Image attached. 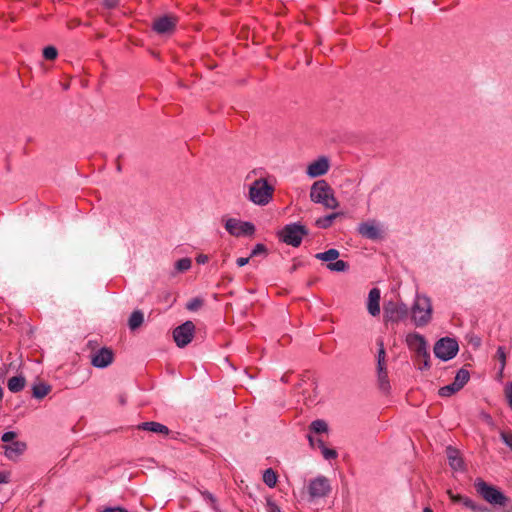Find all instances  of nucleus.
Returning a JSON list of instances; mask_svg holds the SVG:
<instances>
[{
	"label": "nucleus",
	"instance_id": "16",
	"mask_svg": "<svg viewBox=\"0 0 512 512\" xmlns=\"http://www.w3.org/2000/svg\"><path fill=\"white\" fill-rule=\"evenodd\" d=\"M470 379V373L467 369L461 368L455 375L454 381L450 384V394L460 391Z\"/></svg>",
	"mask_w": 512,
	"mask_h": 512
},
{
	"label": "nucleus",
	"instance_id": "34",
	"mask_svg": "<svg viewBox=\"0 0 512 512\" xmlns=\"http://www.w3.org/2000/svg\"><path fill=\"white\" fill-rule=\"evenodd\" d=\"M429 353H428V350L426 349V355L425 357H419L418 355L415 354V360L418 364V367L419 369H427L429 368Z\"/></svg>",
	"mask_w": 512,
	"mask_h": 512
},
{
	"label": "nucleus",
	"instance_id": "52",
	"mask_svg": "<svg viewBox=\"0 0 512 512\" xmlns=\"http://www.w3.org/2000/svg\"><path fill=\"white\" fill-rule=\"evenodd\" d=\"M2 399H3V389L0 386V402L2 401Z\"/></svg>",
	"mask_w": 512,
	"mask_h": 512
},
{
	"label": "nucleus",
	"instance_id": "26",
	"mask_svg": "<svg viewBox=\"0 0 512 512\" xmlns=\"http://www.w3.org/2000/svg\"><path fill=\"white\" fill-rule=\"evenodd\" d=\"M277 479L278 476L272 468H268L264 471L263 481L268 487L273 488L277 483Z\"/></svg>",
	"mask_w": 512,
	"mask_h": 512
},
{
	"label": "nucleus",
	"instance_id": "21",
	"mask_svg": "<svg viewBox=\"0 0 512 512\" xmlns=\"http://www.w3.org/2000/svg\"><path fill=\"white\" fill-rule=\"evenodd\" d=\"M25 383L26 380L23 376H13L8 380L7 387L11 392L17 393L24 388Z\"/></svg>",
	"mask_w": 512,
	"mask_h": 512
},
{
	"label": "nucleus",
	"instance_id": "32",
	"mask_svg": "<svg viewBox=\"0 0 512 512\" xmlns=\"http://www.w3.org/2000/svg\"><path fill=\"white\" fill-rule=\"evenodd\" d=\"M378 345H379V351H378L377 368L386 367V363H385L386 352H385L384 344L382 341H378Z\"/></svg>",
	"mask_w": 512,
	"mask_h": 512
},
{
	"label": "nucleus",
	"instance_id": "22",
	"mask_svg": "<svg viewBox=\"0 0 512 512\" xmlns=\"http://www.w3.org/2000/svg\"><path fill=\"white\" fill-rule=\"evenodd\" d=\"M143 321H144L143 313L139 310H136L131 314V316L129 318V321H128L129 328L131 330H135L142 325Z\"/></svg>",
	"mask_w": 512,
	"mask_h": 512
},
{
	"label": "nucleus",
	"instance_id": "28",
	"mask_svg": "<svg viewBox=\"0 0 512 512\" xmlns=\"http://www.w3.org/2000/svg\"><path fill=\"white\" fill-rule=\"evenodd\" d=\"M318 447L321 449L322 455L326 460L336 459L338 454L336 450L325 447L324 442L318 439Z\"/></svg>",
	"mask_w": 512,
	"mask_h": 512
},
{
	"label": "nucleus",
	"instance_id": "18",
	"mask_svg": "<svg viewBox=\"0 0 512 512\" xmlns=\"http://www.w3.org/2000/svg\"><path fill=\"white\" fill-rule=\"evenodd\" d=\"M380 290L373 288L368 295L367 309L372 316H377L380 313Z\"/></svg>",
	"mask_w": 512,
	"mask_h": 512
},
{
	"label": "nucleus",
	"instance_id": "54",
	"mask_svg": "<svg viewBox=\"0 0 512 512\" xmlns=\"http://www.w3.org/2000/svg\"><path fill=\"white\" fill-rule=\"evenodd\" d=\"M120 402H121L122 404H124V403H125V399H124L123 397H121V398H120Z\"/></svg>",
	"mask_w": 512,
	"mask_h": 512
},
{
	"label": "nucleus",
	"instance_id": "37",
	"mask_svg": "<svg viewBox=\"0 0 512 512\" xmlns=\"http://www.w3.org/2000/svg\"><path fill=\"white\" fill-rule=\"evenodd\" d=\"M260 254H263V255H267V248L264 244H257L253 250L251 251V254H250V257H255V256H258Z\"/></svg>",
	"mask_w": 512,
	"mask_h": 512
},
{
	"label": "nucleus",
	"instance_id": "6",
	"mask_svg": "<svg viewBox=\"0 0 512 512\" xmlns=\"http://www.w3.org/2000/svg\"><path fill=\"white\" fill-rule=\"evenodd\" d=\"M431 304L426 297H417L412 307V320L416 326L426 325L431 319Z\"/></svg>",
	"mask_w": 512,
	"mask_h": 512
},
{
	"label": "nucleus",
	"instance_id": "15",
	"mask_svg": "<svg viewBox=\"0 0 512 512\" xmlns=\"http://www.w3.org/2000/svg\"><path fill=\"white\" fill-rule=\"evenodd\" d=\"M5 456L11 460L18 458L26 450V444L21 441H13L8 444H4Z\"/></svg>",
	"mask_w": 512,
	"mask_h": 512
},
{
	"label": "nucleus",
	"instance_id": "51",
	"mask_svg": "<svg viewBox=\"0 0 512 512\" xmlns=\"http://www.w3.org/2000/svg\"><path fill=\"white\" fill-rule=\"evenodd\" d=\"M472 342L474 343L475 347H478L480 345V339L479 338L472 339Z\"/></svg>",
	"mask_w": 512,
	"mask_h": 512
},
{
	"label": "nucleus",
	"instance_id": "7",
	"mask_svg": "<svg viewBox=\"0 0 512 512\" xmlns=\"http://www.w3.org/2000/svg\"><path fill=\"white\" fill-rule=\"evenodd\" d=\"M408 316V308L405 304L389 301L384 305V320L386 322H399Z\"/></svg>",
	"mask_w": 512,
	"mask_h": 512
},
{
	"label": "nucleus",
	"instance_id": "35",
	"mask_svg": "<svg viewBox=\"0 0 512 512\" xmlns=\"http://www.w3.org/2000/svg\"><path fill=\"white\" fill-rule=\"evenodd\" d=\"M496 356H497L498 360L500 361V364H501L500 372H502L506 365V353H505V349L503 346L498 347Z\"/></svg>",
	"mask_w": 512,
	"mask_h": 512
},
{
	"label": "nucleus",
	"instance_id": "48",
	"mask_svg": "<svg viewBox=\"0 0 512 512\" xmlns=\"http://www.w3.org/2000/svg\"><path fill=\"white\" fill-rule=\"evenodd\" d=\"M308 439L311 446H318V439L315 440L312 436H308Z\"/></svg>",
	"mask_w": 512,
	"mask_h": 512
},
{
	"label": "nucleus",
	"instance_id": "8",
	"mask_svg": "<svg viewBox=\"0 0 512 512\" xmlns=\"http://www.w3.org/2000/svg\"><path fill=\"white\" fill-rule=\"evenodd\" d=\"M195 325L192 321H186L176 327L173 331V338L178 347L183 348L188 345L194 336Z\"/></svg>",
	"mask_w": 512,
	"mask_h": 512
},
{
	"label": "nucleus",
	"instance_id": "5",
	"mask_svg": "<svg viewBox=\"0 0 512 512\" xmlns=\"http://www.w3.org/2000/svg\"><path fill=\"white\" fill-rule=\"evenodd\" d=\"M87 347L91 349L90 361L94 367L105 368L109 366L114 360V353L112 349L107 347L97 348L96 341H88Z\"/></svg>",
	"mask_w": 512,
	"mask_h": 512
},
{
	"label": "nucleus",
	"instance_id": "1",
	"mask_svg": "<svg viewBox=\"0 0 512 512\" xmlns=\"http://www.w3.org/2000/svg\"><path fill=\"white\" fill-rule=\"evenodd\" d=\"M476 492L489 504L499 506L503 512H512V500L493 485L478 478L475 480Z\"/></svg>",
	"mask_w": 512,
	"mask_h": 512
},
{
	"label": "nucleus",
	"instance_id": "13",
	"mask_svg": "<svg viewBox=\"0 0 512 512\" xmlns=\"http://www.w3.org/2000/svg\"><path fill=\"white\" fill-rule=\"evenodd\" d=\"M329 169V162L327 158L321 157L316 161L310 163L307 167V174L310 177H318L327 173Z\"/></svg>",
	"mask_w": 512,
	"mask_h": 512
},
{
	"label": "nucleus",
	"instance_id": "2",
	"mask_svg": "<svg viewBox=\"0 0 512 512\" xmlns=\"http://www.w3.org/2000/svg\"><path fill=\"white\" fill-rule=\"evenodd\" d=\"M275 188L265 178L254 180L249 186L248 199L258 206H266L274 196Z\"/></svg>",
	"mask_w": 512,
	"mask_h": 512
},
{
	"label": "nucleus",
	"instance_id": "47",
	"mask_svg": "<svg viewBox=\"0 0 512 512\" xmlns=\"http://www.w3.org/2000/svg\"><path fill=\"white\" fill-rule=\"evenodd\" d=\"M207 259H208L207 256L200 255V256L197 257V262L198 263H205L207 261Z\"/></svg>",
	"mask_w": 512,
	"mask_h": 512
},
{
	"label": "nucleus",
	"instance_id": "39",
	"mask_svg": "<svg viewBox=\"0 0 512 512\" xmlns=\"http://www.w3.org/2000/svg\"><path fill=\"white\" fill-rule=\"evenodd\" d=\"M459 351V345L455 338H450V359L454 358Z\"/></svg>",
	"mask_w": 512,
	"mask_h": 512
},
{
	"label": "nucleus",
	"instance_id": "29",
	"mask_svg": "<svg viewBox=\"0 0 512 512\" xmlns=\"http://www.w3.org/2000/svg\"><path fill=\"white\" fill-rule=\"evenodd\" d=\"M327 268L330 271L344 272L348 269V263L343 260H337L327 264Z\"/></svg>",
	"mask_w": 512,
	"mask_h": 512
},
{
	"label": "nucleus",
	"instance_id": "14",
	"mask_svg": "<svg viewBox=\"0 0 512 512\" xmlns=\"http://www.w3.org/2000/svg\"><path fill=\"white\" fill-rule=\"evenodd\" d=\"M358 233L371 240H376L381 237L380 230L374 222H363L359 224Z\"/></svg>",
	"mask_w": 512,
	"mask_h": 512
},
{
	"label": "nucleus",
	"instance_id": "53",
	"mask_svg": "<svg viewBox=\"0 0 512 512\" xmlns=\"http://www.w3.org/2000/svg\"><path fill=\"white\" fill-rule=\"evenodd\" d=\"M423 512H433V510L429 507H425Z\"/></svg>",
	"mask_w": 512,
	"mask_h": 512
},
{
	"label": "nucleus",
	"instance_id": "40",
	"mask_svg": "<svg viewBox=\"0 0 512 512\" xmlns=\"http://www.w3.org/2000/svg\"><path fill=\"white\" fill-rule=\"evenodd\" d=\"M16 433L13 432V431H9V432H5L2 437H1V440L5 443V444H8V443H11L14 441V439L16 438Z\"/></svg>",
	"mask_w": 512,
	"mask_h": 512
},
{
	"label": "nucleus",
	"instance_id": "31",
	"mask_svg": "<svg viewBox=\"0 0 512 512\" xmlns=\"http://www.w3.org/2000/svg\"><path fill=\"white\" fill-rule=\"evenodd\" d=\"M191 264L190 258H182L176 262L175 268L178 272H185L191 268Z\"/></svg>",
	"mask_w": 512,
	"mask_h": 512
},
{
	"label": "nucleus",
	"instance_id": "9",
	"mask_svg": "<svg viewBox=\"0 0 512 512\" xmlns=\"http://www.w3.org/2000/svg\"><path fill=\"white\" fill-rule=\"evenodd\" d=\"M226 230L233 236L253 235L255 226L251 222H243L235 218H230L225 222Z\"/></svg>",
	"mask_w": 512,
	"mask_h": 512
},
{
	"label": "nucleus",
	"instance_id": "20",
	"mask_svg": "<svg viewBox=\"0 0 512 512\" xmlns=\"http://www.w3.org/2000/svg\"><path fill=\"white\" fill-rule=\"evenodd\" d=\"M434 354L444 361L448 360V337H443L436 342Z\"/></svg>",
	"mask_w": 512,
	"mask_h": 512
},
{
	"label": "nucleus",
	"instance_id": "42",
	"mask_svg": "<svg viewBox=\"0 0 512 512\" xmlns=\"http://www.w3.org/2000/svg\"><path fill=\"white\" fill-rule=\"evenodd\" d=\"M10 480V472L2 471L0 472V483H8Z\"/></svg>",
	"mask_w": 512,
	"mask_h": 512
},
{
	"label": "nucleus",
	"instance_id": "33",
	"mask_svg": "<svg viewBox=\"0 0 512 512\" xmlns=\"http://www.w3.org/2000/svg\"><path fill=\"white\" fill-rule=\"evenodd\" d=\"M57 55L58 51L54 46H47L43 49V57L46 60H55Z\"/></svg>",
	"mask_w": 512,
	"mask_h": 512
},
{
	"label": "nucleus",
	"instance_id": "25",
	"mask_svg": "<svg viewBox=\"0 0 512 512\" xmlns=\"http://www.w3.org/2000/svg\"><path fill=\"white\" fill-rule=\"evenodd\" d=\"M339 251L337 249L331 248L325 252L317 253L315 258L321 261H333L339 257Z\"/></svg>",
	"mask_w": 512,
	"mask_h": 512
},
{
	"label": "nucleus",
	"instance_id": "38",
	"mask_svg": "<svg viewBox=\"0 0 512 512\" xmlns=\"http://www.w3.org/2000/svg\"><path fill=\"white\" fill-rule=\"evenodd\" d=\"M502 441L512 450V432H500Z\"/></svg>",
	"mask_w": 512,
	"mask_h": 512
},
{
	"label": "nucleus",
	"instance_id": "45",
	"mask_svg": "<svg viewBox=\"0 0 512 512\" xmlns=\"http://www.w3.org/2000/svg\"><path fill=\"white\" fill-rule=\"evenodd\" d=\"M250 258H251L250 256L249 257H240L237 259L236 263L239 267L245 266L246 264H248Z\"/></svg>",
	"mask_w": 512,
	"mask_h": 512
},
{
	"label": "nucleus",
	"instance_id": "3",
	"mask_svg": "<svg viewBox=\"0 0 512 512\" xmlns=\"http://www.w3.org/2000/svg\"><path fill=\"white\" fill-rule=\"evenodd\" d=\"M310 198L313 202L320 203L329 209H336L339 206L333 189L324 180L316 181L312 185Z\"/></svg>",
	"mask_w": 512,
	"mask_h": 512
},
{
	"label": "nucleus",
	"instance_id": "11",
	"mask_svg": "<svg viewBox=\"0 0 512 512\" xmlns=\"http://www.w3.org/2000/svg\"><path fill=\"white\" fill-rule=\"evenodd\" d=\"M309 494L312 498H320L326 496L330 492V484L326 477L320 476L310 481L308 487Z\"/></svg>",
	"mask_w": 512,
	"mask_h": 512
},
{
	"label": "nucleus",
	"instance_id": "23",
	"mask_svg": "<svg viewBox=\"0 0 512 512\" xmlns=\"http://www.w3.org/2000/svg\"><path fill=\"white\" fill-rule=\"evenodd\" d=\"M51 391V387L45 383H39L33 386L32 394L37 399L44 398Z\"/></svg>",
	"mask_w": 512,
	"mask_h": 512
},
{
	"label": "nucleus",
	"instance_id": "24",
	"mask_svg": "<svg viewBox=\"0 0 512 512\" xmlns=\"http://www.w3.org/2000/svg\"><path fill=\"white\" fill-rule=\"evenodd\" d=\"M377 369H378L379 387L383 391H388L390 385H389L388 373H387L386 367H380Z\"/></svg>",
	"mask_w": 512,
	"mask_h": 512
},
{
	"label": "nucleus",
	"instance_id": "49",
	"mask_svg": "<svg viewBox=\"0 0 512 512\" xmlns=\"http://www.w3.org/2000/svg\"><path fill=\"white\" fill-rule=\"evenodd\" d=\"M269 506L270 512H280L279 508L275 504L269 502Z\"/></svg>",
	"mask_w": 512,
	"mask_h": 512
},
{
	"label": "nucleus",
	"instance_id": "43",
	"mask_svg": "<svg viewBox=\"0 0 512 512\" xmlns=\"http://www.w3.org/2000/svg\"><path fill=\"white\" fill-rule=\"evenodd\" d=\"M506 397H507L509 405H510V407L512 409V382L510 383V385L506 389Z\"/></svg>",
	"mask_w": 512,
	"mask_h": 512
},
{
	"label": "nucleus",
	"instance_id": "41",
	"mask_svg": "<svg viewBox=\"0 0 512 512\" xmlns=\"http://www.w3.org/2000/svg\"><path fill=\"white\" fill-rule=\"evenodd\" d=\"M103 5L108 9H112L118 5V0H103Z\"/></svg>",
	"mask_w": 512,
	"mask_h": 512
},
{
	"label": "nucleus",
	"instance_id": "46",
	"mask_svg": "<svg viewBox=\"0 0 512 512\" xmlns=\"http://www.w3.org/2000/svg\"><path fill=\"white\" fill-rule=\"evenodd\" d=\"M439 395L442 397L448 396V386L441 387L439 389Z\"/></svg>",
	"mask_w": 512,
	"mask_h": 512
},
{
	"label": "nucleus",
	"instance_id": "30",
	"mask_svg": "<svg viewBox=\"0 0 512 512\" xmlns=\"http://www.w3.org/2000/svg\"><path fill=\"white\" fill-rule=\"evenodd\" d=\"M310 430L315 432V433H323V432H327L328 430V425L325 421L323 420H315L311 423L310 425Z\"/></svg>",
	"mask_w": 512,
	"mask_h": 512
},
{
	"label": "nucleus",
	"instance_id": "27",
	"mask_svg": "<svg viewBox=\"0 0 512 512\" xmlns=\"http://www.w3.org/2000/svg\"><path fill=\"white\" fill-rule=\"evenodd\" d=\"M338 216L339 213H332L330 215L319 218L316 220V225L320 228L327 229L332 225L333 220L336 219Z\"/></svg>",
	"mask_w": 512,
	"mask_h": 512
},
{
	"label": "nucleus",
	"instance_id": "19",
	"mask_svg": "<svg viewBox=\"0 0 512 512\" xmlns=\"http://www.w3.org/2000/svg\"><path fill=\"white\" fill-rule=\"evenodd\" d=\"M450 468L454 471H464V460L460 455L459 450L450 447Z\"/></svg>",
	"mask_w": 512,
	"mask_h": 512
},
{
	"label": "nucleus",
	"instance_id": "36",
	"mask_svg": "<svg viewBox=\"0 0 512 512\" xmlns=\"http://www.w3.org/2000/svg\"><path fill=\"white\" fill-rule=\"evenodd\" d=\"M203 305V300L200 298H193L191 299L187 305L186 308L190 311H196Z\"/></svg>",
	"mask_w": 512,
	"mask_h": 512
},
{
	"label": "nucleus",
	"instance_id": "4",
	"mask_svg": "<svg viewBox=\"0 0 512 512\" xmlns=\"http://www.w3.org/2000/svg\"><path fill=\"white\" fill-rule=\"evenodd\" d=\"M308 234V229L301 224L293 223L284 226L278 233L281 241L293 247L300 246L304 236Z\"/></svg>",
	"mask_w": 512,
	"mask_h": 512
},
{
	"label": "nucleus",
	"instance_id": "12",
	"mask_svg": "<svg viewBox=\"0 0 512 512\" xmlns=\"http://www.w3.org/2000/svg\"><path fill=\"white\" fill-rule=\"evenodd\" d=\"M408 347L415 352L419 357H425L427 343L424 337L417 333H410L406 337Z\"/></svg>",
	"mask_w": 512,
	"mask_h": 512
},
{
	"label": "nucleus",
	"instance_id": "50",
	"mask_svg": "<svg viewBox=\"0 0 512 512\" xmlns=\"http://www.w3.org/2000/svg\"><path fill=\"white\" fill-rule=\"evenodd\" d=\"M470 503H471V501H467V502H466V505L470 506L473 510L483 511V509L478 508V507H476L475 505L470 504Z\"/></svg>",
	"mask_w": 512,
	"mask_h": 512
},
{
	"label": "nucleus",
	"instance_id": "17",
	"mask_svg": "<svg viewBox=\"0 0 512 512\" xmlns=\"http://www.w3.org/2000/svg\"><path fill=\"white\" fill-rule=\"evenodd\" d=\"M138 430L149 431L156 434H162L167 436L170 433L169 428L166 425H163L159 422L149 421L143 422L137 425Z\"/></svg>",
	"mask_w": 512,
	"mask_h": 512
},
{
	"label": "nucleus",
	"instance_id": "44",
	"mask_svg": "<svg viewBox=\"0 0 512 512\" xmlns=\"http://www.w3.org/2000/svg\"><path fill=\"white\" fill-rule=\"evenodd\" d=\"M102 512H128V511L122 507H109V508H105Z\"/></svg>",
	"mask_w": 512,
	"mask_h": 512
},
{
	"label": "nucleus",
	"instance_id": "10",
	"mask_svg": "<svg viewBox=\"0 0 512 512\" xmlns=\"http://www.w3.org/2000/svg\"><path fill=\"white\" fill-rule=\"evenodd\" d=\"M178 23V17L169 14L155 18L152 24L153 30L158 34H172Z\"/></svg>",
	"mask_w": 512,
	"mask_h": 512
}]
</instances>
